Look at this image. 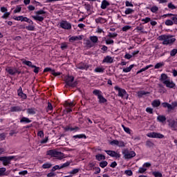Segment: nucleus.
I'll use <instances>...</instances> for the list:
<instances>
[{
    "mask_svg": "<svg viewBox=\"0 0 177 177\" xmlns=\"http://www.w3.org/2000/svg\"><path fill=\"white\" fill-rule=\"evenodd\" d=\"M18 96L21 97V99H27V95L23 93L21 91V87L18 89Z\"/></svg>",
    "mask_w": 177,
    "mask_h": 177,
    "instance_id": "26",
    "label": "nucleus"
},
{
    "mask_svg": "<svg viewBox=\"0 0 177 177\" xmlns=\"http://www.w3.org/2000/svg\"><path fill=\"white\" fill-rule=\"evenodd\" d=\"M114 89L115 91H118V96L122 97V99H126V100H128L129 95L125 89L121 88L118 86H115L114 87Z\"/></svg>",
    "mask_w": 177,
    "mask_h": 177,
    "instance_id": "4",
    "label": "nucleus"
},
{
    "mask_svg": "<svg viewBox=\"0 0 177 177\" xmlns=\"http://www.w3.org/2000/svg\"><path fill=\"white\" fill-rule=\"evenodd\" d=\"M105 153L108 154V156H110L111 157H115V158H120L121 157V155L114 151L111 150H105Z\"/></svg>",
    "mask_w": 177,
    "mask_h": 177,
    "instance_id": "16",
    "label": "nucleus"
},
{
    "mask_svg": "<svg viewBox=\"0 0 177 177\" xmlns=\"http://www.w3.org/2000/svg\"><path fill=\"white\" fill-rule=\"evenodd\" d=\"M0 176H8V174H6V168H0Z\"/></svg>",
    "mask_w": 177,
    "mask_h": 177,
    "instance_id": "29",
    "label": "nucleus"
},
{
    "mask_svg": "<svg viewBox=\"0 0 177 177\" xmlns=\"http://www.w3.org/2000/svg\"><path fill=\"white\" fill-rule=\"evenodd\" d=\"M125 6L127 8H133V3H132V1H125Z\"/></svg>",
    "mask_w": 177,
    "mask_h": 177,
    "instance_id": "43",
    "label": "nucleus"
},
{
    "mask_svg": "<svg viewBox=\"0 0 177 177\" xmlns=\"http://www.w3.org/2000/svg\"><path fill=\"white\" fill-rule=\"evenodd\" d=\"M133 67H135V65L131 64L129 67L124 68L122 71L123 73H131V71L132 70V68H133Z\"/></svg>",
    "mask_w": 177,
    "mask_h": 177,
    "instance_id": "27",
    "label": "nucleus"
},
{
    "mask_svg": "<svg viewBox=\"0 0 177 177\" xmlns=\"http://www.w3.org/2000/svg\"><path fill=\"white\" fill-rule=\"evenodd\" d=\"M65 105L67 107L68 113H71V111H73V109H71V108L74 107V106H75V104H74V102H66Z\"/></svg>",
    "mask_w": 177,
    "mask_h": 177,
    "instance_id": "19",
    "label": "nucleus"
},
{
    "mask_svg": "<svg viewBox=\"0 0 177 177\" xmlns=\"http://www.w3.org/2000/svg\"><path fill=\"white\" fill-rule=\"evenodd\" d=\"M21 62L23 63V64H25L26 66H28V67H31L32 68H33V67H35V65H32V62H31V61H27L24 59H21Z\"/></svg>",
    "mask_w": 177,
    "mask_h": 177,
    "instance_id": "23",
    "label": "nucleus"
},
{
    "mask_svg": "<svg viewBox=\"0 0 177 177\" xmlns=\"http://www.w3.org/2000/svg\"><path fill=\"white\" fill-rule=\"evenodd\" d=\"M6 71L10 74V75H15V74L17 73L20 74V72L17 71L16 68L10 67V66H7L6 68Z\"/></svg>",
    "mask_w": 177,
    "mask_h": 177,
    "instance_id": "14",
    "label": "nucleus"
},
{
    "mask_svg": "<svg viewBox=\"0 0 177 177\" xmlns=\"http://www.w3.org/2000/svg\"><path fill=\"white\" fill-rule=\"evenodd\" d=\"M159 41H163V45H171L174 44L176 39L174 38L171 35H162L158 37Z\"/></svg>",
    "mask_w": 177,
    "mask_h": 177,
    "instance_id": "2",
    "label": "nucleus"
},
{
    "mask_svg": "<svg viewBox=\"0 0 177 177\" xmlns=\"http://www.w3.org/2000/svg\"><path fill=\"white\" fill-rule=\"evenodd\" d=\"M106 45H111L112 44H114V40H113L111 39H107L106 40Z\"/></svg>",
    "mask_w": 177,
    "mask_h": 177,
    "instance_id": "55",
    "label": "nucleus"
},
{
    "mask_svg": "<svg viewBox=\"0 0 177 177\" xmlns=\"http://www.w3.org/2000/svg\"><path fill=\"white\" fill-rule=\"evenodd\" d=\"M135 12V10L131 8H127L124 10V15H122L123 17H125L128 15H133Z\"/></svg>",
    "mask_w": 177,
    "mask_h": 177,
    "instance_id": "21",
    "label": "nucleus"
},
{
    "mask_svg": "<svg viewBox=\"0 0 177 177\" xmlns=\"http://www.w3.org/2000/svg\"><path fill=\"white\" fill-rule=\"evenodd\" d=\"M160 104H161L160 100H155L151 103L152 107H158Z\"/></svg>",
    "mask_w": 177,
    "mask_h": 177,
    "instance_id": "28",
    "label": "nucleus"
},
{
    "mask_svg": "<svg viewBox=\"0 0 177 177\" xmlns=\"http://www.w3.org/2000/svg\"><path fill=\"white\" fill-rule=\"evenodd\" d=\"M95 23H106V19H103L102 17H98L95 19Z\"/></svg>",
    "mask_w": 177,
    "mask_h": 177,
    "instance_id": "42",
    "label": "nucleus"
},
{
    "mask_svg": "<svg viewBox=\"0 0 177 177\" xmlns=\"http://www.w3.org/2000/svg\"><path fill=\"white\" fill-rule=\"evenodd\" d=\"M82 39V36H73L70 37L69 41H80Z\"/></svg>",
    "mask_w": 177,
    "mask_h": 177,
    "instance_id": "32",
    "label": "nucleus"
},
{
    "mask_svg": "<svg viewBox=\"0 0 177 177\" xmlns=\"http://www.w3.org/2000/svg\"><path fill=\"white\" fill-rule=\"evenodd\" d=\"M162 107L167 108L169 110H172V106L171 104H169L167 102H163L162 103Z\"/></svg>",
    "mask_w": 177,
    "mask_h": 177,
    "instance_id": "36",
    "label": "nucleus"
},
{
    "mask_svg": "<svg viewBox=\"0 0 177 177\" xmlns=\"http://www.w3.org/2000/svg\"><path fill=\"white\" fill-rule=\"evenodd\" d=\"M74 81V77L73 76H67L65 79V82L68 86H73V82Z\"/></svg>",
    "mask_w": 177,
    "mask_h": 177,
    "instance_id": "18",
    "label": "nucleus"
},
{
    "mask_svg": "<svg viewBox=\"0 0 177 177\" xmlns=\"http://www.w3.org/2000/svg\"><path fill=\"white\" fill-rule=\"evenodd\" d=\"M48 71H50L51 74L54 75V77H57L62 74L60 72H55V70H52L50 68H44V73H48Z\"/></svg>",
    "mask_w": 177,
    "mask_h": 177,
    "instance_id": "17",
    "label": "nucleus"
},
{
    "mask_svg": "<svg viewBox=\"0 0 177 177\" xmlns=\"http://www.w3.org/2000/svg\"><path fill=\"white\" fill-rule=\"evenodd\" d=\"M160 81L162 84H164V85H165V86H167V88H172L176 86V85L174 83V81H172V80H171V78H169L165 73H162L161 75Z\"/></svg>",
    "mask_w": 177,
    "mask_h": 177,
    "instance_id": "1",
    "label": "nucleus"
},
{
    "mask_svg": "<svg viewBox=\"0 0 177 177\" xmlns=\"http://www.w3.org/2000/svg\"><path fill=\"white\" fill-rule=\"evenodd\" d=\"M46 155L49 156L50 157H53L57 160H63V158H66V156L64 155V153L60 151H57V150L56 149H51L47 151Z\"/></svg>",
    "mask_w": 177,
    "mask_h": 177,
    "instance_id": "3",
    "label": "nucleus"
},
{
    "mask_svg": "<svg viewBox=\"0 0 177 177\" xmlns=\"http://www.w3.org/2000/svg\"><path fill=\"white\" fill-rule=\"evenodd\" d=\"M74 139H86V136H85L84 134H78L76 136H73Z\"/></svg>",
    "mask_w": 177,
    "mask_h": 177,
    "instance_id": "38",
    "label": "nucleus"
},
{
    "mask_svg": "<svg viewBox=\"0 0 177 177\" xmlns=\"http://www.w3.org/2000/svg\"><path fill=\"white\" fill-rule=\"evenodd\" d=\"M124 174L127 176H132V175H133V172H132V170H125Z\"/></svg>",
    "mask_w": 177,
    "mask_h": 177,
    "instance_id": "51",
    "label": "nucleus"
},
{
    "mask_svg": "<svg viewBox=\"0 0 177 177\" xmlns=\"http://www.w3.org/2000/svg\"><path fill=\"white\" fill-rule=\"evenodd\" d=\"M169 19H167L165 22V26H174L177 24V15L170 13Z\"/></svg>",
    "mask_w": 177,
    "mask_h": 177,
    "instance_id": "6",
    "label": "nucleus"
},
{
    "mask_svg": "<svg viewBox=\"0 0 177 177\" xmlns=\"http://www.w3.org/2000/svg\"><path fill=\"white\" fill-rule=\"evenodd\" d=\"M25 28L28 30V31H34V30H35V26L32 25H29L26 26Z\"/></svg>",
    "mask_w": 177,
    "mask_h": 177,
    "instance_id": "44",
    "label": "nucleus"
},
{
    "mask_svg": "<svg viewBox=\"0 0 177 177\" xmlns=\"http://www.w3.org/2000/svg\"><path fill=\"white\" fill-rule=\"evenodd\" d=\"M48 140H49V138L48 136H46L44 139L40 141V143L41 145H45V143H48Z\"/></svg>",
    "mask_w": 177,
    "mask_h": 177,
    "instance_id": "52",
    "label": "nucleus"
},
{
    "mask_svg": "<svg viewBox=\"0 0 177 177\" xmlns=\"http://www.w3.org/2000/svg\"><path fill=\"white\" fill-rule=\"evenodd\" d=\"M168 8L169 9H171L172 10H174V9H176V7L172 3L168 4Z\"/></svg>",
    "mask_w": 177,
    "mask_h": 177,
    "instance_id": "58",
    "label": "nucleus"
},
{
    "mask_svg": "<svg viewBox=\"0 0 177 177\" xmlns=\"http://www.w3.org/2000/svg\"><path fill=\"white\" fill-rule=\"evenodd\" d=\"M147 93H149V92L141 91L138 93V97H142V96L147 95Z\"/></svg>",
    "mask_w": 177,
    "mask_h": 177,
    "instance_id": "48",
    "label": "nucleus"
},
{
    "mask_svg": "<svg viewBox=\"0 0 177 177\" xmlns=\"http://www.w3.org/2000/svg\"><path fill=\"white\" fill-rule=\"evenodd\" d=\"M9 16H10V12H4V14L2 16V19H6L7 17H8Z\"/></svg>",
    "mask_w": 177,
    "mask_h": 177,
    "instance_id": "57",
    "label": "nucleus"
},
{
    "mask_svg": "<svg viewBox=\"0 0 177 177\" xmlns=\"http://www.w3.org/2000/svg\"><path fill=\"white\" fill-rule=\"evenodd\" d=\"M23 109L21 108V106H11L10 109V111L11 113H17L19 111H21Z\"/></svg>",
    "mask_w": 177,
    "mask_h": 177,
    "instance_id": "20",
    "label": "nucleus"
},
{
    "mask_svg": "<svg viewBox=\"0 0 177 177\" xmlns=\"http://www.w3.org/2000/svg\"><path fill=\"white\" fill-rule=\"evenodd\" d=\"M165 66V63L164 62H158L154 66V68L155 70H158V68H162V67H164Z\"/></svg>",
    "mask_w": 177,
    "mask_h": 177,
    "instance_id": "25",
    "label": "nucleus"
},
{
    "mask_svg": "<svg viewBox=\"0 0 177 177\" xmlns=\"http://www.w3.org/2000/svg\"><path fill=\"white\" fill-rule=\"evenodd\" d=\"M14 20H16L17 21H26V23H28L29 24H34V21L32 20L27 18L26 17H23L21 15L18 17H14Z\"/></svg>",
    "mask_w": 177,
    "mask_h": 177,
    "instance_id": "9",
    "label": "nucleus"
},
{
    "mask_svg": "<svg viewBox=\"0 0 177 177\" xmlns=\"http://www.w3.org/2000/svg\"><path fill=\"white\" fill-rule=\"evenodd\" d=\"M146 111H147V113H149V114H153V109H151L150 107H147L146 109Z\"/></svg>",
    "mask_w": 177,
    "mask_h": 177,
    "instance_id": "63",
    "label": "nucleus"
},
{
    "mask_svg": "<svg viewBox=\"0 0 177 177\" xmlns=\"http://www.w3.org/2000/svg\"><path fill=\"white\" fill-rule=\"evenodd\" d=\"M122 154L124 155V158L127 160L129 158H133L135 156H136V153L133 151H128V149H125L122 151Z\"/></svg>",
    "mask_w": 177,
    "mask_h": 177,
    "instance_id": "8",
    "label": "nucleus"
},
{
    "mask_svg": "<svg viewBox=\"0 0 177 177\" xmlns=\"http://www.w3.org/2000/svg\"><path fill=\"white\" fill-rule=\"evenodd\" d=\"M27 113H28V114H35V111L34 110V109H28L27 110Z\"/></svg>",
    "mask_w": 177,
    "mask_h": 177,
    "instance_id": "59",
    "label": "nucleus"
},
{
    "mask_svg": "<svg viewBox=\"0 0 177 177\" xmlns=\"http://www.w3.org/2000/svg\"><path fill=\"white\" fill-rule=\"evenodd\" d=\"M95 158L97 161H102V160H106V156L104 155L97 154L95 156Z\"/></svg>",
    "mask_w": 177,
    "mask_h": 177,
    "instance_id": "34",
    "label": "nucleus"
},
{
    "mask_svg": "<svg viewBox=\"0 0 177 177\" xmlns=\"http://www.w3.org/2000/svg\"><path fill=\"white\" fill-rule=\"evenodd\" d=\"M113 57L110 56H106L104 59H103V63H113Z\"/></svg>",
    "mask_w": 177,
    "mask_h": 177,
    "instance_id": "30",
    "label": "nucleus"
},
{
    "mask_svg": "<svg viewBox=\"0 0 177 177\" xmlns=\"http://www.w3.org/2000/svg\"><path fill=\"white\" fill-rule=\"evenodd\" d=\"M151 67H153V65L150 64V65H147V66L141 68L142 73L143 71H146V70H149V68H151Z\"/></svg>",
    "mask_w": 177,
    "mask_h": 177,
    "instance_id": "54",
    "label": "nucleus"
},
{
    "mask_svg": "<svg viewBox=\"0 0 177 177\" xmlns=\"http://www.w3.org/2000/svg\"><path fill=\"white\" fill-rule=\"evenodd\" d=\"M90 41H91V42H93V44H96V42H97V41H99V39L97 38V36H91Z\"/></svg>",
    "mask_w": 177,
    "mask_h": 177,
    "instance_id": "39",
    "label": "nucleus"
},
{
    "mask_svg": "<svg viewBox=\"0 0 177 177\" xmlns=\"http://www.w3.org/2000/svg\"><path fill=\"white\" fill-rule=\"evenodd\" d=\"M171 110H174V107H177V102H173L172 103H171Z\"/></svg>",
    "mask_w": 177,
    "mask_h": 177,
    "instance_id": "64",
    "label": "nucleus"
},
{
    "mask_svg": "<svg viewBox=\"0 0 177 177\" xmlns=\"http://www.w3.org/2000/svg\"><path fill=\"white\" fill-rule=\"evenodd\" d=\"M107 161H102L100 162V167L101 168H106V167H107Z\"/></svg>",
    "mask_w": 177,
    "mask_h": 177,
    "instance_id": "50",
    "label": "nucleus"
},
{
    "mask_svg": "<svg viewBox=\"0 0 177 177\" xmlns=\"http://www.w3.org/2000/svg\"><path fill=\"white\" fill-rule=\"evenodd\" d=\"M108 6H110V2L107 0H103L100 6L101 9H107Z\"/></svg>",
    "mask_w": 177,
    "mask_h": 177,
    "instance_id": "22",
    "label": "nucleus"
},
{
    "mask_svg": "<svg viewBox=\"0 0 177 177\" xmlns=\"http://www.w3.org/2000/svg\"><path fill=\"white\" fill-rule=\"evenodd\" d=\"M50 167H52V164L48 162L44 163L42 165V168H44V169H48V168H50Z\"/></svg>",
    "mask_w": 177,
    "mask_h": 177,
    "instance_id": "49",
    "label": "nucleus"
},
{
    "mask_svg": "<svg viewBox=\"0 0 177 177\" xmlns=\"http://www.w3.org/2000/svg\"><path fill=\"white\" fill-rule=\"evenodd\" d=\"M21 12V6H17L14 10V13H20Z\"/></svg>",
    "mask_w": 177,
    "mask_h": 177,
    "instance_id": "45",
    "label": "nucleus"
},
{
    "mask_svg": "<svg viewBox=\"0 0 177 177\" xmlns=\"http://www.w3.org/2000/svg\"><path fill=\"white\" fill-rule=\"evenodd\" d=\"M167 122H169V127H170L173 131H177V120L170 119L167 120Z\"/></svg>",
    "mask_w": 177,
    "mask_h": 177,
    "instance_id": "15",
    "label": "nucleus"
},
{
    "mask_svg": "<svg viewBox=\"0 0 177 177\" xmlns=\"http://www.w3.org/2000/svg\"><path fill=\"white\" fill-rule=\"evenodd\" d=\"M152 175L154 177H162V173H161L158 171H152Z\"/></svg>",
    "mask_w": 177,
    "mask_h": 177,
    "instance_id": "37",
    "label": "nucleus"
},
{
    "mask_svg": "<svg viewBox=\"0 0 177 177\" xmlns=\"http://www.w3.org/2000/svg\"><path fill=\"white\" fill-rule=\"evenodd\" d=\"M61 49H62V50H64V49H67V44L66 43H62L61 44Z\"/></svg>",
    "mask_w": 177,
    "mask_h": 177,
    "instance_id": "62",
    "label": "nucleus"
},
{
    "mask_svg": "<svg viewBox=\"0 0 177 177\" xmlns=\"http://www.w3.org/2000/svg\"><path fill=\"white\" fill-rule=\"evenodd\" d=\"M141 21H143V24H147V23L151 21V19L150 17H146L145 19H142Z\"/></svg>",
    "mask_w": 177,
    "mask_h": 177,
    "instance_id": "47",
    "label": "nucleus"
},
{
    "mask_svg": "<svg viewBox=\"0 0 177 177\" xmlns=\"http://www.w3.org/2000/svg\"><path fill=\"white\" fill-rule=\"evenodd\" d=\"M157 120L159 122H165V121H167V118H165V115H158L157 117Z\"/></svg>",
    "mask_w": 177,
    "mask_h": 177,
    "instance_id": "31",
    "label": "nucleus"
},
{
    "mask_svg": "<svg viewBox=\"0 0 177 177\" xmlns=\"http://www.w3.org/2000/svg\"><path fill=\"white\" fill-rule=\"evenodd\" d=\"M147 136L148 138H152L153 139H163L164 138V135L157 132L148 133L147 134Z\"/></svg>",
    "mask_w": 177,
    "mask_h": 177,
    "instance_id": "10",
    "label": "nucleus"
},
{
    "mask_svg": "<svg viewBox=\"0 0 177 177\" xmlns=\"http://www.w3.org/2000/svg\"><path fill=\"white\" fill-rule=\"evenodd\" d=\"M131 26H125L122 28V31H128L129 30H131Z\"/></svg>",
    "mask_w": 177,
    "mask_h": 177,
    "instance_id": "60",
    "label": "nucleus"
},
{
    "mask_svg": "<svg viewBox=\"0 0 177 177\" xmlns=\"http://www.w3.org/2000/svg\"><path fill=\"white\" fill-rule=\"evenodd\" d=\"M84 45H86L87 48H92V46H93V44H92V42L89 40H86L84 42Z\"/></svg>",
    "mask_w": 177,
    "mask_h": 177,
    "instance_id": "41",
    "label": "nucleus"
},
{
    "mask_svg": "<svg viewBox=\"0 0 177 177\" xmlns=\"http://www.w3.org/2000/svg\"><path fill=\"white\" fill-rule=\"evenodd\" d=\"M77 68H79V70H88V65L80 63L77 66Z\"/></svg>",
    "mask_w": 177,
    "mask_h": 177,
    "instance_id": "24",
    "label": "nucleus"
},
{
    "mask_svg": "<svg viewBox=\"0 0 177 177\" xmlns=\"http://www.w3.org/2000/svg\"><path fill=\"white\" fill-rule=\"evenodd\" d=\"M94 71L95 73H104V68L103 66H97Z\"/></svg>",
    "mask_w": 177,
    "mask_h": 177,
    "instance_id": "33",
    "label": "nucleus"
},
{
    "mask_svg": "<svg viewBox=\"0 0 177 177\" xmlns=\"http://www.w3.org/2000/svg\"><path fill=\"white\" fill-rule=\"evenodd\" d=\"M35 13L37 15L32 16V19H34V20H36V21H44V20L45 19V17H44V15L46 13V11L44 10H37ZM41 15H42V16H41Z\"/></svg>",
    "mask_w": 177,
    "mask_h": 177,
    "instance_id": "5",
    "label": "nucleus"
},
{
    "mask_svg": "<svg viewBox=\"0 0 177 177\" xmlns=\"http://www.w3.org/2000/svg\"><path fill=\"white\" fill-rule=\"evenodd\" d=\"M177 54V49L174 48L170 51V56L174 57Z\"/></svg>",
    "mask_w": 177,
    "mask_h": 177,
    "instance_id": "53",
    "label": "nucleus"
},
{
    "mask_svg": "<svg viewBox=\"0 0 177 177\" xmlns=\"http://www.w3.org/2000/svg\"><path fill=\"white\" fill-rule=\"evenodd\" d=\"M59 27L64 30H71V24L67 21H62L59 23Z\"/></svg>",
    "mask_w": 177,
    "mask_h": 177,
    "instance_id": "12",
    "label": "nucleus"
},
{
    "mask_svg": "<svg viewBox=\"0 0 177 177\" xmlns=\"http://www.w3.org/2000/svg\"><path fill=\"white\" fill-rule=\"evenodd\" d=\"M147 171V169L146 167H140L138 169V174H145V171Z\"/></svg>",
    "mask_w": 177,
    "mask_h": 177,
    "instance_id": "46",
    "label": "nucleus"
},
{
    "mask_svg": "<svg viewBox=\"0 0 177 177\" xmlns=\"http://www.w3.org/2000/svg\"><path fill=\"white\" fill-rule=\"evenodd\" d=\"M21 123L25 122V124H30V122H31V120L26 117H23L21 120H20Z\"/></svg>",
    "mask_w": 177,
    "mask_h": 177,
    "instance_id": "35",
    "label": "nucleus"
},
{
    "mask_svg": "<svg viewBox=\"0 0 177 177\" xmlns=\"http://www.w3.org/2000/svg\"><path fill=\"white\" fill-rule=\"evenodd\" d=\"M37 136H39V138H41V139H42V138H44V131H39L37 133Z\"/></svg>",
    "mask_w": 177,
    "mask_h": 177,
    "instance_id": "61",
    "label": "nucleus"
},
{
    "mask_svg": "<svg viewBox=\"0 0 177 177\" xmlns=\"http://www.w3.org/2000/svg\"><path fill=\"white\" fill-rule=\"evenodd\" d=\"M111 146H118V147H125V142L124 141H118V140H113L110 142Z\"/></svg>",
    "mask_w": 177,
    "mask_h": 177,
    "instance_id": "13",
    "label": "nucleus"
},
{
    "mask_svg": "<svg viewBox=\"0 0 177 177\" xmlns=\"http://www.w3.org/2000/svg\"><path fill=\"white\" fill-rule=\"evenodd\" d=\"M93 95L97 97L99 100V103H106L107 100L103 97V93L100 90H94L93 91Z\"/></svg>",
    "mask_w": 177,
    "mask_h": 177,
    "instance_id": "7",
    "label": "nucleus"
},
{
    "mask_svg": "<svg viewBox=\"0 0 177 177\" xmlns=\"http://www.w3.org/2000/svg\"><path fill=\"white\" fill-rule=\"evenodd\" d=\"M15 158V156H3L0 157V161H2L3 165H8L10 164V161Z\"/></svg>",
    "mask_w": 177,
    "mask_h": 177,
    "instance_id": "11",
    "label": "nucleus"
},
{
    "mask_svg": "<svg viewBox=\"0 0 177 177\" xmlns=\"http://www.w3.org/2000/svg\"><path fill=\"white\" fill-rule=\"evenodd\" d=\"M122 128H123V129H124V132H126V133L131 135V129L125 127L124 124L122 125Z\"/></svg>",
    "mask_w": 177,
    "mask_h": 177,
    "instance_id": "40",
    "label": "nucleus"
},
{
    "mask_svg": "<svg viewBox=\"0 0 177 177\" xmlns=\"http://www.w3.org/2000/svg\"><path fill=\"white\" fill-rule=\"evenodd\" d=\"M158 10V7L154 6L151 8V12H152V13H156V12H157Z\"/></svg>",
    "mask_w": 177,
    "mask_h": 177,
    "instance_id": "56",
    "label": "nucleus"
}]
</instances>
